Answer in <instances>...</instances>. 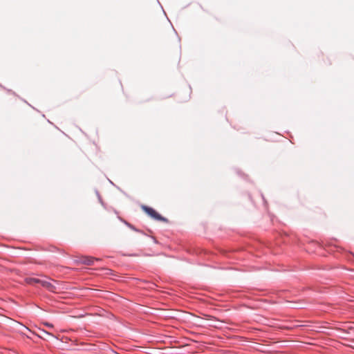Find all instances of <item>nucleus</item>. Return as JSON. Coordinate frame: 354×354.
<instances>
[{
    "instance_id": "nucleus-1",
    "label": "nucleus",
    "mask_w": 354,
    "mask_h": 354,
    "mask_svg": "<svg viewBox=\"0 0 354 354\" xmlns=\"http://www.w3.org/2000/svg\"><path fill=\"white\" fill-rule=\"evenodd\" d=\"M142 209L145 211V212L148 214L149 216H151L152 218L163 221V222H167V219L162 217L161 215H160L155 209H153L151 207L143 205L142 207Z\"/></svg>"
},
{
    "instance_id": "nucleus-2",
    "label": "nucleus",
    "mask_w": 354,
    "mask_h": 354,
    "mask_svg": "<svg viewBox=\"0 0 354 354\" xmlns=\"http://www.w3.org/2000/svg\"><path fill=\"white\" fill-rule=\"evenodd\" d=\"M95 261H100V259L93 258L92 257L83 256L80 257L79 259L76 260L77 263L87 266L93 265Z\"/></svg>"
},
{
    "instance_id": "nucleus-3",
    "label": "nucleus",
    "mask_w": 354,
    "mask_h": 354,
    "mask_svg": "<svg viewBox=\"0 0 354 354\" xmlns=\"http://www.w3.org/2000/svg\"><path fill=\"white\" fill-rule=\"evenodd\" d=\"M39 283L48 290L51 292L55 291V287L53 284H52L50 281H46V280H41L39 281Z\"/></svg>"
},
{
    "instance_id": "nucleus-4",
    "label": "nucleus",
    "mask_w": 354,
    "mask_h": 354,
    "mask_svg": "<svg viewBox=\"0 0 354 354\" xmlns=\"http://www.w3.org/2000/svg\"><path fill=\"white\" fill-rule=\"evenodd\" d=\"M39 281H40V279H35V278H28L26 279V282L28 283H39Z\"/></svg>"
},
{
    "instance_id": "nucleus-5",
    "label": "nucleus",
    "mask_w": 354,
    "mask_h": 354,
    "mask_svg": "<svg viewBox=\"0 0 354 354\" xmlns=\"http://www.w3.org/2000/svg\"><path fill=\"white\" fill-rule=\"evenodd\" d=\"M46 326L49 327V328H52L53 327V325L51 324H49V323H45L44 324Z\"/></svg>"
},
{
    "instance_id": "nucleus-6",
    "label": "nucleus",
    "mask_w": 354,
    "mask_h": 354,
    "mask_svg": "<svg viewBox=\"0 0 354 354\" xmlns=\"http://www.w3.org/2000/svg\"><path fill=\"white\" fill-rule=\"evenodd\" d=\"M353 256H354V253H353Z\"/></svg>"
}]
</instances>
